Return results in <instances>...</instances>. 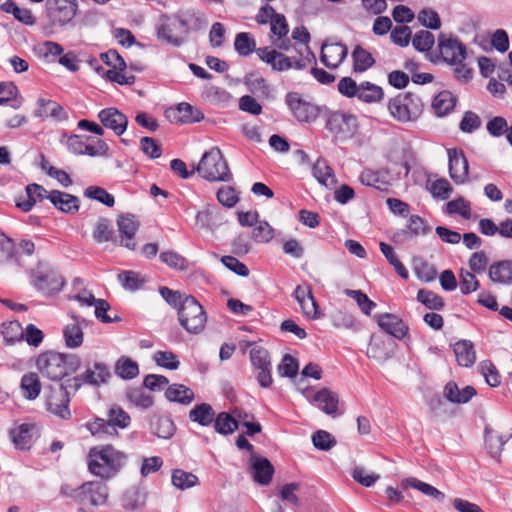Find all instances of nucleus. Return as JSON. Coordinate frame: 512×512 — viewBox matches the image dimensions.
Listing matches in <instances>:
<instances>
[{"label":"nucleus","mask_w":512,"mask_h":512,"mask_svg":"<svg viewBox=\"0 0 512 512\" xmlns=\"http://www.w3.org/2000/svg\"><path fill=\"white\" fill-rule=\"evenodd\" d=\"M166 116L170 121L182 123H194L204 119V114L189 103L182 102L176 108H170L166 111Z\"/></svg>","instance_id":"c85d7f7f"},{"label":"nucleus","mask_w":512,"mask_h":512,"mask_svg":"<svg viewBox=\"0 0 512 512\" xmlns=\"http://www.w3.org/2000/svg\"><path fill=\"white\" fill-rule=\"evenodd\" d=\"M198 482V477L191 472L175 469L172 473V484L180 490L192 488L196 486Z\"/></svg>","instance_id":"5fc2aeb1"},{"label":"nucleus","mask_w":512,"mask_h":512,"mask_svg":"<svg viewBox=\"0 0 512 512\" xmlns=\"http://www.w3.org/2000/svg\"><path fill=\"white\" fill-rule=\"evenodd\" d=\"M304 397L317 408L330 416L337 414L339 398L338 395L328 388H322L317 392L309 389L303 390Z\"/></svg>","instance_id":"dca6fc26"},{"label":"nucleus","mask_w":512,"mask_h":512,"mask_svg":"<svg viewBox=\"0 0 512 512\" xmlns=\"http://www.w3.org/2000/svg\"><path fill=\"white\" fill-rule=\"evenodd\" d=\"M60 143L65 144L68 150L75 155L83 154L85 141L80 135H68L66 132H63L60 137Z\"/></svg>","instance_id":"774afa93"},{"label":"nucleus","mask_w":512,"mask_h":512,"mask_svg":"<svg viewBox=\"0 0 512 512\" xmlns=\"http://www.w3.org/2000/svg\"><path fill=\"white\" fill-rule=\"evenodd\" d=\"M110 378L109 366L104 362H94L92 365H88L82 374L68 379V387L72 389L73 393H76L83 384L100 387L107 384Z\"/></svg>","instance_id":"1a4fd4ad"},{"label":"nucleus","mask_w":512,"mask_h":512,"mask_svg":"<svg viewBox=\"0 0 512 512\" xmlns=\"http://www.w3.org/2000/svg\"><path fill=\"white\" fill-rule=\"evenodd\" d=\"M271 43L279 50L288 51L292 47L291 39L288 37L289 26L283 14H279L270 23Z\"/></svg>","instance_id":"aec40b11"},{"label":"nucleus","mask_w":512,"mask_h":512,"mask_svg":"<svg viewBox=\"0 0 512 512\" xmlns=\"http://www.w3.org/2000/svg\"><path fill=\"white\" fill-rule=\"evenodd\" d=\"M35 116L42 119H51L55 122H61L68 118L66 111L60 104L44 98L38 99Z\"/></svg>","instance_id":"7c9ffc66"},{"label":"nucleus","mask_w":512,"mask_h":512,"mask_svg":"<svg viewBox=\"0 0 512 512\" xmlns=\"http://www.w3.org/2000/svg\"><path fill=\"white\" fill-rule=\"evenodd\" d=\"M234 48L240 56H248L257 50L255 39L247 32H241L236 35Z\"/></svg>","instance_id":"6e6d98bb"},{"label":"nucleus","mask_w":512,"mask_h":512,"mask_svg":"<svg viewBox=\"0 0 512 512\" xmlns=\"http://www.w3.org/2000/svg\"><path fill=\"white\" fill-rule=\"evenodd\" d=\"M305 50V55L301 52V56L298 54L297 56H287L274 48L263 47L258 48L256 50V54L263 62L270 65L275 71L283 72L289 69L301 71L306 69L309 65L316 64V56L314 52L310 48H306Z\"/></svg>","instance_id":"f03ea898"},{"label":"nucleus","mask_w":512,"mask_h":512,"mask_svg":"<svg viewBox=\"0 0 512 512\" xmlns=\"http://www.w3.org/2000/svg\"><path fill=\"white\" fill-rule=\"evenodd\" d=\"M95 70L96 72L112 81V82H115V83H118L120 85H131L135 82V77L131 74H125L123 73L124 70H119V69H108L106 70L104 67L102 66H95Z\"/></svg>","instance_id":"864d4df0"},{"label":"nucleus","mask_w":512,"mask_h":512,"mask_svg":"<svg viewBox=\"0 0 512 512\" xmlns=\"http://www.w3.org/2000/svg\"><path fill=\"white\" fill-rule=\"evenodd\" d=\"M353 479L365 487L373 486L379 479L380 475L377 473L369 472L362 466H357L352 472Z\"/></svg>","instance_id":"338daca9"},{"label":"nucleus","mask_w":512,"mask_h":512,"mask_svg":"<svg viewBox=\"0 0 512 512\" xmlns=\"http://www.w3.org/2000/svg\"><path fill=\"white\" fill-rule=\"evenodd\" d=\"M0 264L22 266L14 242L3 233H0Z\"/></svg>","instance_id":"a19ab883"},{"label":"nucleus","mask_w":512,"mask_h":512,"mask_svg":"<svg viewBox=\"0 0 512 512\" xmlns=\"http://www.w3.org/2000/svg\"><path fill=\"white\" fill-rule=\"evenodd\" d=\"M115 373L125 380L134 379L139 374V366L132 359L122 356L115 363Z\"/></svg>","instance_id":"09e8293b"},{"label":"nucleus","mask_w":512,"mask_h":512,"mask_svg":"<svg viewBox=\"0 0 512 512\" xmlns=\"http://www.w3.org/2000/svg\"><path fill=\"white\" fill-rule=\"evenodd\" d=\"M417 300L431 310H441L444 307L443 299L430 290L420 289Z\"/></svg>","instance_id":"680f3d73"},{"label":"nucleus","mask_w":512,"mask_h":512,"mask_svg":"<svg viewBox=\"0 0 512 512\" xmlns=\"http://www.w3.org/2000/svg\"><path fill=\"white\" fill-rule=\"evenodd\" d=\"M293 295L307 318L318 319L321 317L319 306L309 286L298 285Z\"/></svg>","instance_id":"b1692460"},{"label":"nucleus","mask_w":512,"mask_h":512,"mask_svg":"<svg viewBox=\"0 0 512 512\" xmlns=\"http://www.w3.org/2000/svg\"><path fill=\"white\" fill-rule=\"evenodd\" d=\"M45 7L53 27H74V18L78 12L77 0H47Z\"/></svg>","instance_id":"6e6552de"},{"label":"nucleus","mask_w":512,"mask_h":512,"mask_svg":"<svg viewBox=\"0 0 512 512\" xmlns=\"http://www.w3.org/2000/svg\"><path fill=\"white\" fill-rule=\"evenodd\" d=\"M10 437L17 449L28 450L37 437V427L33 423H23L10 431Z\"/></svg>","instance_id":"cd10ccee"},{"label":"nucleus","mask_w":512,"mask_h":512,"mask_svg":"<svg viewBox=\"0 0 512 512\" xmlns=\"http://www.w3.org/2000/svg\"><path fill=\"white\" fill-rule=\"evenodd\" d=\"M33 285L37 290L44 294H52L57 293L62 289L64 280L59 273L55 271H48L36 276L33 281Z\"/></svg>","instance_id":"2f4dec72"},{"label":"nucleus","mask_w":512,"mask_h":512,"mask_svg":"<svg viewBox=\"0 0 512 512\" xmlns=\"http://www.w3.org/2000/svg\"><path fill=\"white\" fill-rule=\"evenodd\" d=\"M375 319L384 332L396 339H403L408 332V326L395 314H378L375 315Z\"/></svg>","instance_id":"a878e982"},{"label":"nucleus","mask_w":512,"mask_h":512,"mask_svg":"<svg viewBox=\"0 0 512 512\" xmlns=\"http://www.w3.org/2000/svg\"><path fill=\"white\" fill-rule=\"evenodd\" d=\"M249 462L253 480L263 486L269 485L274 474L272 463L267 458L256 453L250 455Z\"/></svg>","instance_id":"6ab92c4d"},{"label":"nucleus","mask_w":512,"mask_h":512,"mask_svg":"<svg viewBox=\"0 0 512 512\" xmlns=\"http://www.w3.org/2000/svg\"><path fill=\"white\" fill-rule=\"evenodd\" d=\"M1 334L6 345H13L24 340V330L18 321H10L1 325Z\"/></svg>","instance_id":"3c124183"},{"label":"nucleus","mask_w":512,"mask_h":512,"mask_svg":"<svg viewBox=\"0 0 512 512\" xmlns=\"http://www.w3.org/2000/svg\"><path fill=\"white\" fill-rule=\"evenodd\" d=\"M166 398L171 402L190 404L194 400V392L183 384L170 385L165 392Z\"/></svg>","instance_id":"c03bdc74"},{"label":"nucleus","mask_w":512,"mask_h":512,"mask_svg":"<svg viewBox=\"0 0 512 512\" xmlns=\"http://www.w3.org/2000/svg\"><path fill=\"white\" fill-rule=\"evenodd\" d=\"M189 418L192 422H196L201 426H209L214 421L215 412L211 405L202 403L190 410Z\"/></svg>","instance_id":"a18cd8bd"},{"label":"nucleus","mask_w":512,"mask_h":512,"mask_svg":"<svg viewBox=\"0 0 512 512\" xmlns=\"http://www.w3.org/2000/svg\"><path fill=\"white\" fill-rule=\"evenodd\" d=\"M102 125L114 131L117 136L124 134L127 129V117L116 108H105L98 113Z\"/></svg>","instance_id":"bb28decb"},{"label":"nucleus","mask_w":512,"mask_h":512,"mask_svg":"<svg viewBox=\"0 0 512 512\" xmlns=\"http://www.w3.org/2000/svg\"><path fill=\"white\" fill-rule=\"evenodd\" d=\"M88 321L74 313L69 315L68 322L63 326L62 334L66 347L70 349L79 348L84 341V328Z\"/></svg>","instance_id":"2eb2a0df"},{"label":"nucleus","mask_w":512,"mask_h":512,"mask_svg":"<svg viewBox=\"0 0 512 512\" xmlns=\"http://www.w3.org/2000/svg\"><path fill=\"white\" fill-rule=\"evenodd\" d=\"M505 443L506 440L502 436L497 435L489 427L485 428V444L492 457L495 458L500 455Z\"/></svg>","instance_id":"4d7b16f0"},{"label":"nucleus","mask_w":512,"mask_h":512,"mask_svg":"<svg viewBox=\"0 0 512 512\" xmlns=\"http://www.w3.org/2000/svg\"><path fill=\"white\" fill-rule=\"evenodd\" d=\"M74 394L68 387V379L56 387H50L46 400V407L49 412L57 417L67 420L71 417L69 409L70 395Z\"/></svg>","instance_id":"9d476101"},{"label":"nucleus","mask_w":512,"mask_h":512,"mask_svg":"<svg viewBox=\"0 0 512 512\" xmlns=\"http://www.w3.org/2000/svg\"><path fill=\"white\" fill-rule=\"evenodd\" d=\"M196 170L208 181L229 182L232 179L228 163L218 147L204 153Z\"/></svg>","instance_id":"7ed1b4c3"},{"label":"nucleus","mask_w":512,"mask_h":512,"mask_svg":"<svg viewBox=\"0 0 512 512\" xmlns=\"http://www.w3.org/2000/svg\"><path fill=\"white\" fill-rule=\"evenodd\" d=\"M118 280L123 288L131 291L139 289L145 283V279L134 271H123L119 273Z\"/></svg>","instance_id":"052dcab7"},{"label":"nucleus","mask_w":512,"mask_h":512,"mask_svg":"<svg viewBox=\"0 0 512 512\" xmlns=\"http://www.w3.org/2000/svg\"><path fill=\"white\" fill-rule=\"evenodd\" d=\"M178 320L186 332L199 334L205 328L207 315L202 305L193 296H187L178 308Z\"/></svg>","instance_id":"423d86ee"},{"label":"nucleus","mask_w":512,"mask_h":512,"mask_svg":"<svg viewBox=\"0 0 512 512\" xmlns=\"http://www.w3.org/2000/svg\"><path fill=\"white\" fill-rule=\"evenodd\" d=\"M326 128L337 140L346 141L351 139L358 130L357 117L350 113L334 112L326 123Z\"/></svg>","instance_id":"9b49d317"},{"label":"nucleus","mask_w":512,"mask_h":512,"mask_svg":"<svg viewBox=\"0 0 512 512\" xmlns=\"http://www.w3.org/2000/svg\"><path fill=\"white\" fill-rule=\"evenodd\" d=\"M489 279L498 284H512V261L502 260L493 263L488 270Z\"/></svg>","instance_id":"c9c22d12"},{"label":"nucleus","mask_w":512,"mask_h":512,"mask_svg":"<svg viewBox=\"0 0 512 512\" xmlns=\"http://www.w3.org/2000/svg\"><path fill=\"white\" fill-rule=\"evenodd\" d=\"M438 46L442 59L449 65L463 63L467 57L466 46L455 36L441 34Z\"/></svg>","instance_id":"f8f14e48"},{"label":"nucleus","mask_w":512,"mask_h":512,"mask_svg":"<svg viewBox=\"0 0 512 512\" xmlns=\"http://www.w3.org/2000/svg\"><path fill=\"white\" fill-rule=\"evenodd\" d=\"M224 223H226L224 213L216 205H207L196 214V225L210 232H214Z\"/></svg>","instance_id":"4be33fe9"},{"label":"nucleus","mask_w":512,"mask_h":512,"mask_svg":"<svg viewBox=\"0 0 512 512\" xmlns=\"http://www.w3.org/2000/svg\"><path fill=\"white\" fill-rule=\"evenodd\" d=\"M215 431L221 435H230L238 429V420L226 412H221L214 418Z\"/></svg>","instance_id":"603ef678"},{"label":"nucleus","mask_w":512,"mask_h":512,"mask_svg":"<svg viewBox=\"0 0 512 512\" xmlns=\"http://www.w3.org/2000/svg\"><path fill=\"white\" fill-rule=\"evenodd\" d=\"M126 398L131 404L141 409H148L154 403L151 394L146 392L142 387H132L127 389Z\"/></svg>","instance_id":"de8ad7c7"},{"label":"nucleus","mask_w":512,"mask_h":512,"mask_svg":"<svg viewBox=\"0 0 512 512\" xmlns=\"http://www.w3.org/2000/svg\"><path fill=\"white\" fill-rule=\"evenodd\" d=\"M351 58L353 61V72L355 73H363L375 64L372 54L360 45L353 49Z\"/></svg>","instance_id":"79ce46f5"},{"label":"nucleus","mask_w":512,"mask_h":512,"mask_svg":"<svg viewBox=\"0 0 512 512\" xmlns=\"http://www.w3.org/2000/svg\"><path fill=\"white\" fill-rule=\"evenodd\" d=\"M250 360L255 369L271 366L269 352L262 346L254 345L250 350Z\"/></svg>","instance_id":"0e129e2a"},{"label":"nucleus","mask_w":512,"mask_h":512,"mask_svg":"<svg viewBox=\"0 0 512 512\" xmlns=\"http://www.w3.org/2000/svg\"><path fill=\"white\" fill-rule=\"evenodd\" d=\"M344 293L354 299L360 310L366 315H370L371 311L376 307V303L370 300L368 296L360 290L346 289Z\"/></svg>","instance_id":"e2e57ef3"},{"label":"nucleus","mask_w":512,"mask_h":512,"mask_svg":"<svg viewBox=\"0 0 512 512\" xmlns=\"http://www.w3.org/2000/svg\"><path fill=\"white\" fill-rule=\"evenodd\" d=\"M383 89L371 82L364 81L359 84L358 99L365 103H376L383 99Z\"/></svg>","instance_id":"49530a36"},{"label":"nucleus","mask_w":512,"mask_h":512,"mask_svg":"<svg viewBox=\"0 0 512 512\" xmlns=\"http://www.w3.org/2000/svg\"><path fill=\"white\" fill-rule=\"evenodd\" d=\"M402 490L413 488L420 491L423 495L434 499L437 502H443L446 498L445 494L436 487L423 482L415 477H408L401 481Z\"/></svg>","instance_id":"72a5a7b5"},{"label":"nucleus","mask_w":512,"mask_h":512,"mask_svg":"<svg viewBox=\"0 0 512 512\" xmlns=\"http://www.w3.org/2000/svg\"><path fill=\"white\" fill-rule=\"evenodd\" d=\"M396 344L388 337L373 335L367 348V356L379 363L392 357Z\"/></svg>","instance_id":"412c9836"},{"label":"nucleus","mask_w":512,"mask_h":512,"mask_svg":"<svg viewBox=\"0 0 512 512\" xmlns=\"http://www.w3.org/2000/svg\"><path fill=\"white\" fill-rule=\"evenodd\" d=\"M202 97L209 103L217 106H228L232 100L231 94L224 88L208 84L204 87Z\"/></svg>","instance_id":"ea45409f"},{"label":"nucleus","mask_w":512,"mask_h":512,"mask_svg":"<svg viewBox=\"0 0 512 512\" xmlns=\"http://www.w3.org/2000/svg\"><path fill=\"white\" fill-rule=\"evenodd\" d=\"M391 116L397 121L406 123L417 120L423 111V103L419 96L411 92L400 93L388 103Z\"/></svg>","instance_id":"20e7f679"},{"label":"nucleus","mask_w":512,"mask_h":512,"mask_svg":"<svg viewBox=\"0 0 512 512\" xmlns=\"http://www.w3.org/2000/svg\"><path fill=\"white\" fill-rule=\"evenodd\" d=\"M131 423L130 415L119 405L113 404L107 413V419L96 418L87 424L92 435H116L117 429H126Z\"/></svg>","instance_id":"39448f33"},{"label":"nucleus","mask_w":512,"mask_h":512,"mask_svg":"<svg viewBox=\"0 0 512 512\" xmlns=\"http://www.w3.org/2000/svg\"><path fill=\"white\" fill-rule=\"evenodd\" d=\"M117 225L120 232L119 245L134 250L136 247L134 236L139 226L135 216L131 214L119 216Z\"/></svg>","instance_id":"393cba45"},{"label":"nucleus","mask_w":512,"mask_h":512,"mask_svg":"<svg viewBox=\"0 0 512 512\" xmlns=\"http://www.w3.org/2000/svg\"><path fill=\"white\" fill-rule=\"evenodd\" d=\"M20 386L24 397L28 400L36 399L41 392V383L36 373L23 375Z\"/></svg>","instance_id":"8fccbe9b"},{"label":"nucleus","mask_w":512,"mask_h":512,"mask_svg":"<svg viewBox=\"0 0 512 512\" xmlns=\"http://www.w3.org/2000/svg\"><path fill=\"white\" fill-rule=\"evenodd\" d=\"M47 199L63 213H76L80 207L79 199L76 196L59 190L50 191Z\"/></svg>","instance_id":"473e14b6"},{"label":"nucleus","mask_w":512,"mask_h":512,"mask_svg":"<svg viewBox=\"0 0 512 512\" xmlns=\"http://www.w3.org/2000/svg\"><path fill=\"white\" fill-rule=\"evenodd\" d=\"M188 33V20L181 16H163L157 25L158 39L175 47L184 43Z\"/></svg>","instance_id":"0eeeda50"},{"label":"nucleus","mask_w":512,"mask_h":512,"mask_svg":"<svg viewBox=\"0 0 512 512\" xmlns=\"http://www.w3.org/2000/svg\"><path fill=\"white\" fill-rule=\"evenodd\" d=\"M456 97L447 90L439 92L432 101V109L438 117L448 115L456 105Z\"/></svg>","instance_id":"58836bf2"},{"label":"nucleus","mask_w":512,"mask_h":512,"mask_svg":"<svg viewBox=\"0 0 512 512\" xmlns=\"http://www.w3.org/2000/svg\"><path fill=\"white\" fill-rule=\"evenodd\" d=\"M82 485H87L89 488L81 493L80 503L90 502L94 506L102 505L106 502L108 493L104 484L94 481L85 482Z\"/></svg>","instance_id":"f704fd0d"},{"label":"nucleus","mask_w":512,"mask_h":512,"mask_svg":"<svg viewBox=\"0 0 512 512\" xmlns=\"http://www.w3.org/2000/svg\"><path fill=\"white\" fill-rule=\"evenodd\" d=\"M48 193L49 192L39 184H28L25 188V194L17 197L16 206L23 212H29L36 202L47 198Z\"/></svg>","instance_id":"c756f323"},{"label":"nucleus","mask_w":512,"mask_h":512,"mask_svg":"<svg viewBox=\"0 0 512 512\" xmlns=\"http://www.w3.org/2000/svg\"><path fill=\"white\" fill-rule=\"evenodd\" d=\"M444 397L453 403H467L475 394L476 390L472 386H466L459 389L456 383L449 382L444 387Z\"/></svg>","instance_id":"4c0bfd02"},{"label":"nucleus","mask_w":512,"mask_h":512,"mask_svg":"<svg viewBox=\"0 0 512 512\" xmlns=\"http://www.w3.org/2000/svg\"><path fill=\"white\" fill-rule=\"evenodd\" d=\"M125 463V455L108 445L92 448L88 455L89 471L102 479H109L120 471Z\"/></svg>","instance_id":"f257e3e1"},{"label":"nucleus","mask_w":512,"mask_h":512,"mask_svg":"<svg viewBox=\"0 0 512 512\" xmlns=\"http://www.w3.org/2000/svg\"><path fill=\"white\" fill-rule=\"evenodd\" d=\"M312 173L315 179L326 188L333 189L337 184L333 169L323 159H318L314 163Z\"/></svg>","instance_id":"e433bc0d"},{"label":"nucleus","mask_w":512,"mask_h":512,"mask_svg":"<svg viewBox=\"0 0 512 512\" xmlns=\"http://www.w3.org/2000/svg\"><path fill=\"white\" fill-rule=\"evenodd\" d=\"M434 42V35L428 30L417 32L412 39V45L420 52L429 51L433 47Z\"/></svg>","instance_id":"69168bd1"},{"label":"nucleus","mask_w":512,"mask_h":512,"mask_svg":"<svg viewBox=\"0 0 512 512\" xmlns=\"http://www.w3.org/2000/svg\"><path fill=\"white\" fill-rule=\"evenodd\" d=\"M285 102L299 122H311L318 116L317 106L307 101L298 92H289L285 97Z\"/></svg>","instance_id":"4468645a"},{"label":"nucleus","mask_w":512,"mask_h":512,"mask_svg":"<svg viewBox=\"0 0 512 512\" xmlns=\"http://www.w3.org/2000/svg\"><path fill=\"white\" fill-rule=\"evenodd\" d=\"M63 363L62 353L53 351L39 355L36 361L41 374L52 381H59L66 375Z\"/></svg>","instance_id":"ddd939ff"},{"label":"nucleus","mask_w":512,"mask_h":512,"mask_svg":"<svg viewBox=\"0 0 512 512\" xmlns=\"http://www.w3.org/2000/svg\"><path fill=\"white\" fill-rule=\"evenodd\" d=\"M348 55V48L342 43L324 42L321 46L320 61L329 69L338 68Z\"/></svg>","instance_id":"a211bd4d"},{"label":"nucleus","mask_w":512,"mask_h":512,"mask_svg":"<svg viewBox=\"0 0 512 512\" xmlns=\"http://www.w3.org/2000/svg\"><path fill=\"white\" fill-rule=\"evenodd\" d=\"M448 168L450 178L455 184H464L469 175L468 161L462 150L448 149Z\"/></svg>","instance_id":"f3484780"},{"label":"nucleus","mask_w":512,"mask_h":512,"mask_svg":"<svg viewBox=\"0 0 512 512\" xmlns=\"http://www.w3.org/2000/svg\"><path fill=\"white\" fill-rule=\"evenodd\" d=\"M113 231L111 229L110 221L106 218L97 220L92 233L93 239L97 243L108 242L112 240Z\"/></svg>","instance_id":"bf43d9fd"},{"label":"nucleus","mask_w":512,"mask_h":512,"mask_svg":"<svg viewBox=\"0 0 512 512\" xmlns=\"http://www.w3.org/2000/svg\"><path fill=\"white\" fill-rule=\"evenodd\" d=\"M453 350L459 365L463 367H470L474 364L476 356L471 341H458L457 343H455Z\"/></svg>","instance_id":"37998d69"},{"label":"nucleus","mask_w":512,"mask_h":512,"mask_svg":"<svg viewBox=\"0 0 512 512\" xmlns=\"http://www.w3.org/2000/svg\"><path fill=\"white\" fill-rule=\"evenodd\" d=\"M84 196L96 200L107 207H112L115 203L114 196L99 186H89L84 190Z\"/></svg>","instance_id":"13d9d810"},{"label":"nucleus","mask_w":512,"mask_h":512,"mask_svg":"<svg viewBox=\"0 0 512 512\" xmlns=\"http://www.w3.org/2000/svg\"><path fill=\"white\" fill-rule=\"evenodd\" d=\"M359 180L365 186L386 190L391 185L393 176L387 168H366L361 172Z\"/></svg>","instance_id":"5701e85b"}]
</instances>
